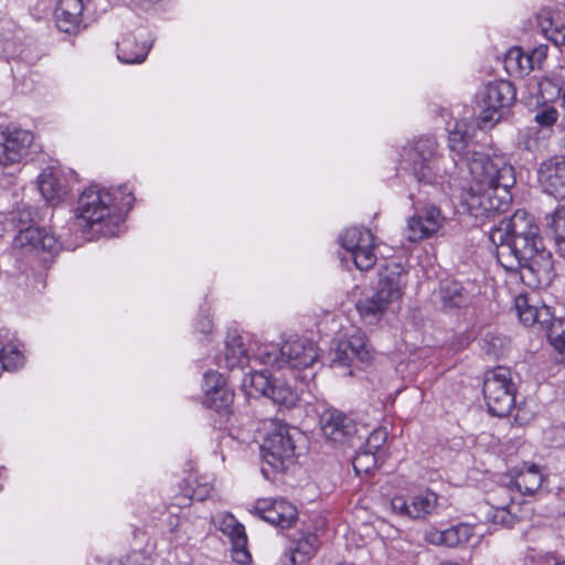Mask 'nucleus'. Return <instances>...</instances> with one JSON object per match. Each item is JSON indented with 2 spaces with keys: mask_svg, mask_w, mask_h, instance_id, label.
<instances>
[{
  "mask_svg": "<svg viewBox=\"0 0 565 565\" xmlns=\"http://www.w3.org/2000/svg\"><path fill=\"white\" fill-rule=\"evenodd\" d=\"M340 244L361 271L369 270L375 265L374 236L369 230L350 227L341 235Z\"/></svg>",
  "mask_w": 565,
  "mask_h": 565,
  "instance_id": "obj_11",
  "label": "nucleus"
},
{
  "mask_svg": "<svg viewBox=\"0 0 565 565\" xmlns=\"http://www.w3.org/2000/svg\"><path fill=\"white\" fill-rule=\"evenodd\" d=\"M547 225L552 230L558 252L565 255V207L557 206L547 217Z\"/></svg>",
  "mask_w": 565,
  "mask_h": 565,
  "instance_id": "obj_33",
  "label": "nucleus"
},
{
  "mask_svg": "<svg viewBox=\"0 0 565 565\" xmlns=\"http://www.w3.org/2000/svg\"><path fill=\"white\" fill-rule=\"evenodd\" d=\"M319 547V539L315 533H303L296 541L291 553V565L305 563L311 558Z\"/></svg>",
  "mask_w": 565,
  "mask_h": 565,
  "instance_id": "obj_27",
  "label": "nucleus"
},
{
  "mask_svg": "<svg viewBox=\"0 0 565 565\" xmlns=\"http://www.w3.org/2000/svg\"><path fill=\"white\" fill-rule=\"evenodd\" d=\"M443 222L444 216L440 210L434 205H427L407 221L406 237L409 242L424 239L435 234Z\"/></svg>",
  "mask_w": 565,
  "mask_h": 565,
  "instance_id": "obj_17",
  "label": "nucleus"
},
{
  "mask_svg": "<svg viewBox=\"0 0 565 565\" xmlns=\"http://www.w3.org/2000/svg\"><path fill=\"white\" fill-rule=\"evenodd\" d=\"M33 220L32 210L29 206L19 207L10 214V222L20 226L19 233L13 239V247L25 253H49L60 250L57 238L42 227L28 225Z\"/></svg>",
  "mask_w": 565,
  "mask_h": 565,
  "instance_id": "obj_6",
  "label": "nucleus"
},
{
  "mask_svg": "<svg viewBox=\"0 0 565 565\" xmlns=\"http://www.w3.org/2000/svg\"><path fill=\"white\" fill-rule=\"evenodd\" d=\"M331 354L332 366H349L354 358L361 362H367L371 359L365 337L360 331L354 332L348 339L339 340Z\"/></svg>",
  "mask_w": 565,
  "mask_h": 565,
  "instance_id": "obj_16",
  "label": "nucleus"
},
{
  "mask_svg": "<svg viewBox=\"0 0 565 565\" xmlns=\"http://www.w3.org/2000/svg\"><path fill=\"white\" fill-rule=\"evenodd\" d=\"M198 328L200 329L201 332L207 334L212 331L213 323L209 318H204L203 320L199 321Z\"/></svg>",
  "mask_w": 565,
  "mask_h": 565,
  "instance_id": "obj_46",
  "label": "nucleus"
},
{
  "mask_svg": "<svg viewBox=\"0 0 565 565\" xmlns=\"http://www.w3.org/2000/svg\"><path fill=\"white\" fill-rule=\"evenodd\" d=\"M489 239L497 248L498 263L507 271H521L522 279L532 276L537 285L552 282V254L543 246L540 227L525 210H518L501 221L490 232Z\"/></svg>",
  "mask_w": 565,
  "mask_h": 565,
  "instance_id": "obj_2",
  "label": "nucleus"
},
{
  "mask_svg": "<svg viewBox=\"0 0 565 565\" xmlns=\"http://www.w3.org/2000/svg\"><path fill=\"white\" fill-rule=\"evenodd\" d=\"M140 38H143V30L138 34H126L117 42V58L121 63L139 64L146 60L150 45L147 41L139 42Z\"/></svg>",
  "mask_w": 565,
  "mask_h": 565,
  "instance_id": "obj_22",
  "label": "nucleus"
},
{
  "mask_svg": "<svg viewBox=\"0 0 565 565\" xmlns=\"http://www.w3.org/2000/svg\"><path fill=\"white\" fill-rule=\"evenodd\" d=\"M223 361L224 366L230 370L244 369L248 365L249 356L241 338L235 337L227 341Z\"/></svg>",
  "mask_w": 565,
  "mask_h": 565,
  "instance_id": "obj_26",
  "label": "nucleus"
},
{
  "mask_svg": "<svg viewBox=\"0 0 565 565\" xmlns=\"http://www.w3.org/2000/svg\"><path fill=\"white\" fill-rule=\"evenodd\" d=\"M544 326L550 344L559 353H565V320L551 317Z\"/></svg>",
  "mask_w": 565,
  "mask_h": 565,
  "instance_id": "obj_34",
  "label": "nucleus"
},
{
  "mask_svg": "<svg viewBox=\"0 0 565 565\" xmlns=\"http://www.w3.org/2000/svg\"><path fill=\"white\" fill-rule=\"evenodd\" d=\"M444 545L455 547L459 544L467 543L472 536V529L467 524H458L443 531Z\"/></svg>",
  "mask_w": 565,
  "mask_h": 565,
  "instance_id": "obj_36",
  "label": "nucleus"
},
{
  "mask_svg": "<svg viewBox=\"0 0 565 565\" xmlns=\"http://www.w3.org/2000/svg\"><path fill=\"white\" fill-rule=\"evenodd\" d=\"M218 530L232 542V557L241 564L247 565L252 556L247 550V535L245 527L233 514H223L218 521Z\"/></svg>",
  "mask_w": 565,
  "mask_h": 565,
  "instance_id": "obj_18",
  "label": "nucleus"
},
{
  "mask_svg": "<svg viewBox=\"0 0 565 565\" xmlns=\"http://www.w3.org/2000/svg\"><path fill=\"white\" fill-rule=\"evenodd\" d=\"M438 497L433 491H424L406 499L396 495L391 500V509L394 513L407 516L412 520L426 519L436 509Z\"/></svg>",
  "mask_w": 565,
  "mask_h": 565,
  "instance_id": "obj_15",
  "label": "nucleus"
},
{
  "mask_svg": "<svg viewBox=\"0 0 565 565\" xmlns=\"http://www.w3.org/2000/svg\"><path fill=\"white\" fill-rule=\"evenodd\" d=\"M160 0H131V2L141 8H148L159 2Z\"/></svg>",
  "mask_w": 565,
  "mask_h": 565,
  "instance_id": "obj_47",
  "label": "nucleus"
},
{
  "mask_svg": "<svg viewBox=\"0 0 565 565\" xmlns=\"http://www.w3.org/2000/svg\"><path fill=\"white\" fill-rule=\"evenodd\" d=\"M515 98L516 90L511 82L501 79L488 83L480 94V124L486 127L500 121Z\"/></svg>",
  "mask_w": 565,
  "mask_h": 565,
  "instance_id": "obj_9",
  "label": "nucleus"
},
{
  "mask_svg": "<svg viewBox=\"0 0 565 565\" xmlns=\"http://www.w3.org/2000/svg\"><path fill=\"white\" fill-rule=\"evenodd\" d=\"M202 387L206 396L205 404L217 412L227 408L233 402V393L225 386L223 376L216 371L204 374Z\"/></svg>",
  "mask_w": 565,
  "mask_h": 565,
  "instance_id": "obj_19",
  "label": "nucleus"
},
{
  "mask_svg": "<svg viewBox=\"0 0 565 565\" xmlns=\"http://www.w3.org/2000/svg\"><path fill=\"white\" fill-rule=\"evenodd\" d=\"M319 424L323 436L333 443H348L358 431L355 420L337 408L324 409Z\"/></svg>",
  "mask_w": 565,
  "mask_h": 565,
  "instance_id": "obj_12",
  "label": "nucleus"
},
{
  "mask_svg": "<svg viewBox=\"0 0 565 565\" xmlns=\"http://www.w3.org/2000/svg\"><path fill=\"white\" fill-rule=\"evenodd\" d=\"M515 385L511 371L504 366L489 370L483 380V396L493 416H508L515 407Z\"/></svg>",
  "mask_w": 565,
  "mask_h": 565,
  "instance_id": "obj_8",
  "label": "nucleus"
},
{
  "mask_svg": "<svg viewBox=\"0 0 565 565\" xmlns=\"http://www.w3.org/2000/svg\"><path fill=\"white\" fill-rule=\"evenodd\" d=\"M426 539L431 544L444 545V533L443 531L433 530L426 534Z\"/></svg>",
  "mask_w": 565,
  "mask_h": 565,
  "instance_id": "obj_45",
  "label": "nucleus"
},
{
  "mask_svg": "<svg viewBox=\"0 0 565 565\" xmlns=\"http://www.w3.org/2000/svg\"><path fill=\"white\" fill-rule=\"evenodd\" d=\"M253 511L264 521L281 529L290 527L297 520L296 507L282 499H258Z\"/></svg>",
  "mask_w": 565,
  "mask_h": 565,
  "instance_id": "obj_14",
  "label": "nucleus"
},
{
  "mask_svg": "<svg viewBox=\"0 0 565 565\" xmlns=\"http://www.w3.org/2000/svg\"><path fill=\"white\" fill-rule=\"evenodd\" d=\"M473 127L466 120L456 121L449 130L448 146L460 160H466L471 174L470 184L462 192L467 212L476 220L490 218L504 212L511 201L510 189L515 183L513 167L503 157L475 152L469 158V141Z\"/></svg>",
  "mask_w": 565,
  "mask_h": 565,
  "instance_id": "obj_1",
  "label": "nucleus"
},
{
  "mask_svg": "<svg viewBox=\"0 0 565 565\" xmlns=\"http://www.w3.org/2000/svg\"><path fill=\"white\" fill-rule=\"evenodd\" d=\"M145 561V556L141 552H132L128 554L125 559H119L113 562L111 565H145L142 562Z\"/></svg>",
  "mask_w": 565,
  "mask_h": 565,
  "instance_id": "obj_43",
  "label": "nucleus"
},
{
  "mask_svg": "<svg viewBox=\"0 0 565 565\" xmlns=\"http://www.w3.org/2000/svg\"><path fill=\"white\" fill-rule=\"evenodd\" d=\"M562 146H563V148L565 149V137H564V138H563V140H562Z\"/></svg>",
  "mask_w": 565,
  "mask_h": 565,
  "instance_id": "obj_50",
  "label": "nucleus"
},
{
  "mask_svg": "<svg viewBox=\"0 0 565 565\" xmlns=\"http://www.w3.org/2000/svg\"><path fill=\"white\" fill-rule=\"evenodd\" d=\"M544 191L556 199H565V160L544 162L539 170Z\"/></svg>",
  "mask_w": 565,
  "mask_h": 565,
  "instance_id": "obj_20",
  "label": "nucleus"
},
{
  "mask_svg": "<svg viewBox=\"0 0 565 565\" xmlns=\"http://www.w3.org/2000/svg\"><path fill=\"white\" fill-rule=\"evenodd\" d=\"M555 565H565V562L556 563Z\"/></svg>",
  "mask_w": 565,
  "mask_h": 565,
  "instance_id": "obj_51",
  "label": "nucleus"
},
{
  "mask_svg": "<svg viewBox=\"0 0 565 565\" xmlns=\"http://www.w3.org/2000/svg\"><path fill=\"white\" fill-rule=\"evenodd\" d=\"M407 271L395 262L388 263L380 273L377 290L372 296L358 300L355 307L361 319L367 324H376L391 306L398 301L406 286Z\"/></svg>",
  "mask_w": 565,
  "mask_h": 565,
  "instance_id": "obj_5",
  "label": "nucleus"
},
{
  "mask_svg": "<svg viewBox=\"0 0 565 565\" xmlns=\"http://www.w3.org/2000/svg\"><path fill=\"white\" fill-rule=\"evenodd\" d=\"M274 384L266 371L250 372L243 379L242 386L249 396L260 395L266 396L269 394Z\"/></svg>",
  "mask_w": 565,
  "mask_h": 565,
  "instance_id": "obj_28",
  "label": "nucleus"
},
{
  "mask_svg": "<svg viewBox=\"0 0 565 565\" xmlns=\"http://www.w3.org/2000/svg\"><path fill=\"white\" fill-rule=\"evenodd\" d=\"M132 203V191L126 184L116 189L94 184L82 192L76 215L83 226L93 228L98 225L99 232L113 236L124 213L131 209Z\"/></svg>",
  "mask_w": 565,
  "mask_h": 565,
  "instance_id": "obj_3",
  "label": "nucleus"
},
{
  "mask_svg": "<svg viewBox=\"0 0 565 565\" xmlns=\"http://www.w3.org/2000/svg\"><path fill=\"white\" fill-rule=\"evenodd\" d=\"M539 25L544 35L555 45H565V24L556 25L550 12H542L537 17Z\"/></svg>",
  "mask_w": 565,
  "mask_h": 565,
  "instance_id": "obj_32",
  "label": "nucleus"
},
{
  "mask_svg": "<svg viewBox=\"0 0 565 565\" xmlns=\"http://www.w3.org/2000/svg\"><path fill=\"white\" fill-rule=\"evenodd\" d=\"M2 348L0 362L4 370L13 371L23 365L24 356L14 344L2 343Z\"/></svg>",
  "mask_w": 565,
  "mask_h": 565,
  "instance_id": "obj_37",
  "label": "nucleus"
},
{
  "mask_svg": "<svg viewBox=\"0 0 565 565\" xmlns=\"http://www.w3.org/2000/svg\"><path fill=\"white\" fill-rule=\"evenodd\" d=\"M39 146L26 129L12 128L0 134V166L9 167L28 160Z\"/></svg>",
  "mask_w": 565,
  "mask_h": 565,
  "instance_id": "obj_10",
  "label": "nucleus"
},
{
  "mask_svg": "<svg viewBox=\"0 0 565 565\" xmlns=\"http://www.w3.org/2000/svg\"><path fill=\"white\" fill-rule=\"evenodd\" d=\"M562 100H563V103L565 105V88H564V92H563V95H562Z\"/></svg>",
  "mask_w": 565,
  "mask_h": 565,
  "instance_id": "obj_48",
  "label": "nucleus"
},
{
  "mask_svg": "<svg viewBox=\"0 0 565 565\" xmlns=\"http://www.w3.org/2000/svg\"><path fill=\"white\" fill-rule=\"evenodd\" d=\"M352 466L356 475L370 473L376 466V456L366 449L359 451L352 460Z\"/></svg>",
  "mask_w": 565,
  "mask_h": 565,
  "instance_id": "obj_38",
  "label": "nucleus"
},
{
  "mask_svg": "<svg viewBox=\"0 0 565 565\" xmlns=\"http://www.w3.org/2000/svg\"><path fill=\"white\" fill-rule=\"evenodd\" d=\"M83 11L82 0H60L54 11L58 30L65 33L76 32L82 22Z\"/></svg>",
  "mask_w": 565,
  "mask_h": 565,
  "instance_id": "obj_21",
  "label": "nucleus"
},
{
  "mask_svg": "<svg viewBox=\"0 0 565 565\" xmlns=\"http://www.w3.org/2000/svg\"><path fill=\"white\" fill-rule=\"evenodd\" d=\"M402 160L418 182L438 185L443 190L451 188L458 162L437 154V143L433 138H420L412 146L403 148Z\"/></svg>",
  "mask_w": 565,
  "mask_h": 565,
  "instance_id": "obj_4",
  "label": "nucleus"
},
{
  "mask_svg": "<svg viewBox=\"0 0 565 565\" xmlns=\"http://www.w3.org/2000/svg\"><path fill=\"white\" fill-rule=\"evenodd\" d=\"M282 369H308L312 366L319 356L318 348L311 340L296 338L287 340L280 347Z\"/></svg>",
  "mask_w": 565,
  "mask_h": 565,
  "instance_id": "obj_13",
  "label": "nucleus"
},
{
  "mask_svg": "<svg viewBox=\"0 0 565 565\" xmlns=\"http://www.w3.org/2000/svg\"><path fill=\"white\" fill-rule=\"evenodd\" d=\"M514 306L520 321L525 326H533L535 323L544 326L552 317L548 307L535 306L525 295L518 296L514 300Z\"/></svg>",
  "mask_w": 565,
  "mask_h": 565,
  "instance_id": "obj_23",
  "label": "nucleus"
},
{
  "mask_svg": "<svg viewBox=\"0 0 565 565\" xmlns=\"http://www.w3.org/2000/svg\"><path fill=\"white\" fill-rule=\"evenodd\" d=\"M547 46L542 44V45H539L536 47H534L529 54V58L531 60V64H532V71L536 67H540L542 62L546 58L547 56Z\"/></svg>",
  "mask_w": 565,
  "mask_h": 565,
  "instance_id": "obj_42",
  "label": "nucleus"
},
{
  "mask_svg": "<svg viewBox=\"0 0 565 565\" xmlns=\"http://www.w3.org/2000/svg\"><path fill=\"white\" fill-rule=\"evenodd\" d=\"M262 472L267 476V469L265 467L262 468Z\"/></svg>",
  "mask_w": 565,
  "mask_h": 565,
  "instance_id": "obj_49",
  "label": "nucleus"
},
{
  "mask_svg": "<svg viewBox=\"0 0 565 565\" xmlns=\"http://www.w3.org/2000/svg\"><path fill=\"white\" fill-rule=\"evenodd\" d=\"M209 491L210 489L204 487V488H196V489H193V490H186L184 495L186 498H191V499H194V500H204V498L209 494Z\"/></svg>",
  "mask_w": 565,
  "mask_h": 565,
  "instance_id": "obj_44",
  "label": "nucleus"
},
{
  "mask_svg": "<svg viewBox=\"0 0 565 565\" xmlns=\"http://www.w3.org/2000/svg\"><path fill=\"white\" fill-rule=\"evenodd\" d=\"M558 118V113L554 107H547L534 116V120L541 127H552Z\"/></svg>",
  "mask_w": 565,
  "mask_h": 565,
  "instance_id": "obj_41",
  "label": "nucleus"
},
{
  "mask_svg": "<svg viewBox=\"0 0 565 565\" xmlns=\"http://www.w3.org/2000/svg\"><path fill=\"white\" fill-rule=\"evenodd\" d=\"M437 297L444 309L462 308L469 302V294L457 280L440 281Z\"/></svg>",
  "mask_w": 565,
  "mask_h": 565,
  "instance_id": "obj_24",
  "label": "nucleus"
},
{
  "mask_svg": "<svg viewBox=\"0 0 565 565\" xmlns=\"http://www.w3.org/2000/svg\"><path fill=\"white\" fill-rule=\"evenodd\" d=\"M504 66L510 74L515 75L529 74L532 71L529 54L523 53L519 47H513L508 51L504 58Z\"/></svg>",
  "mask_w": 565,
  "mask_h": 565,
  "instance_id": "obj_31",
  "label": "nucleus"
},
{
  "mask_svg": "<svg viewBox=\"0 0 565 565\" xmlns=\"http://www.w3.org/2000/svg\"><path fill=\"white\" fill-rule=\"evenodd\" d=\"M515 418H516L518 420H519V419H521V417H520V414H519V413L516 414Z\"/></svg>",
  "mask_w": 565,
  "mask_h": 565,
  "instance_id": "obj_52",
  "label": "nucleus"
},
{
  "mask_svg": "<svg viewBox=\"0 0 565 565\" xmlns=\"http://www.w3.org/2000/svg\"><path fill=\"white\" fill-rule=\"evenodd\" d=\"M387 440V431L384 428L374 429L365 441V449L374 455Z\"/></svg>",
  "mask_w": 565,
  "mask_h": 565,
  "instance_id": "obj_40",
  "label": "nucleus"
},
{
  "mask_svg": "<svg viewBox=\"0 0 565 565\" xmlns=\"http://www.w3.org/2000/svg\"><path fill=\"white\" fill-rule=\"evenodd\" d=\"M511 502L512 500H509L508 502H504L501 505L493 508L492 515L489 514L491 522L504 526H512L514 524V516L508 509Z\"/></svg>",
  "mask_w": 565,
  "mask_h": 565,
  "instance_id": "obj_39",
  "label": "nucleus"
},
{
  "mask_svg": "<svg viewBox=\"0 0 565 565\" xmlns=\"http://www.w3.org/2000/svg\"><path fill=\"white\" fill-rule=\"evenodd\" d=\"M39 190L44 200L53 205L57 204L64 195V190L52 172H42L39 177Z\"/></svg>",
  "mask_w": 565,
  "mask_h": 565,
  "instance_id": "obj_29",
  "label": "nucleus"
},
{
  "mask_svg": "<svg viewBox=\"0 0 565 565\" xmlns=\"http://www.w3.org/2000/svg\"><path fill=\"white\" fill-rule=\"evenodd\" d=\"M262 364L276 369H282L280 347L274 343L262 344L257 348L254 355Z\"/></svg>",
  "mask_w": 565,
  "mask_h": 565,
  "instance_id": "obj_35",
  "label": "nucleus"
},
{
  "mask_svg": "<svg viewBox=\"0 0 565 565\" xmlns=\"http://www.w3.org/2000/svg\"><path fill=\"white\" fill-rule=\"evenodd\" d=\"M271 431L267 434L260 445L263 460L274 471L282 472L296 456L295 436L298 431L286 424L271 419Z\"/></svg>",
  "mask_w": 565,
  "mask_h": 565,
  "instance_id": "obj_7",
  "label": "nucleus"
},
{
  "mask_svg": "<svg viewBox=\"0 0 565 565\" xmlns=\"http://www.w3.org/2000/svg\"><path fill=\"white\" fill-rule=\"evenodd\" d=\"M267 397L287 408L295 406L298 402V393L289 384L280 380H274Z\"/></svg>",
  "mask_w": 565,
  "mask_h": 565,
  "instance_id": "obj_30",
  "label": "nucleus"
},
{
  "mask_svg": "<svg viewBox=\"0 0 565 565\" xmlns=\"http://www.w3.org/2000/svg\"><path fill=\"white\" fill-rule=\"evenodd\" d=\"M543 477L535 465L520 471L513 480V486L522 494H534L542 486Z\"/></svg>",
  "mask_w": 565,
  "mask_h": 565,
  "instance_id": "obj_25",
  "label": "nucleus"
}]
</instances>
